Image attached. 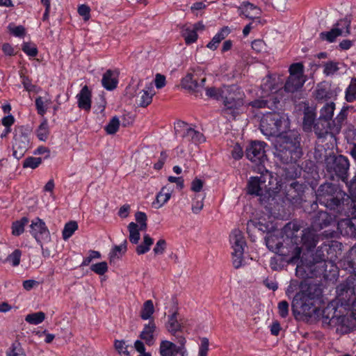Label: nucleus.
Masks as SVG:
<instances>
[{"label":"nucleus","instance_id":"obj_1","mask_svg":"<svg viewBox=\"0 0 356 356\" xmlns=\"http://www.w3.org/2000/svg\"><path fill=\"white\" fill-rule=\"evenodd\" d=\"M299 229L300 226L298 223L290 222L283 228V233L286 237L284 240V244L280 242L275 243V237L269 235L265 238L266 245L269 250L289 257L290 263H296L300 258L302 247L310 250L314 248L318 241V236L312 229H305L300 239L298 236Z\"/></svg>","mask_w":356,"mask_h":356},{"label":"nucleus","instance_id":"obj_2","mask_svg":"<svg viewBox=\"0 0 356 356\" xmlns=\"http://www.w3.org/2000/svg\"><path fill=\"white\" fill-rule=\"evenodd\" d=\"M260 129L267 138H273L275 148L280 153H289L292 156V152L298 147L297 138L291 137L289 119L283 114L266 113L261 120Z\"/></svg>","mask_w":356,"mask_h":356},{"label":"nucleus","instance_id":"obj_3","mask_svg":"<svg viewBox=\"0 0 356 356\" xmlns=\"http://www.w3.org/2000/svg\"><path fill=\"white\" fill-rule=\"evenodd\" d=\"M324 305L320 285L304 282L300 285V291L293 298L292 310L294 314L321 321L322 310L326 307Z\"/></svg>","mask_w":356,"mask_h":356},{"label":"nucleus","instance_id":"obj_4","mask_svg":"<svg viewBox=\"0 0 356 356\" xmlns=\"http://www.w3.org/2000/svg\"><path fill=\"white\" fill-rule=\"evenodd\" d=\"M248 193L260 196L261 201L270 206L282 204L286 198L282 182L266 170L260 177H251L247 186Z\"/></svg>","mask_w":356,"mask_h":356},{"label":"nucleus","instance_id":"obj_5","mask_svg":"<svg viewBox=\"0 0 356 356\" xmlns=\"http://www.w3.org/2000/svg\"><path fill=\"white\" fill-rule=\"evenodd\" d=\"M321 321L323 326L334 327L336 332L341 335L349 334L356 329L355 319L339 294L337 301L329 302L322 310Z\"/></svg>","mask_w":356,"mask_h":356},{"label":"nucleus","instance_id":"obj_6","mask_svg":"<svg viewBox=\"0 0 356 356\" xmlns=\"http://www.w3.org/2000/svg\"><path fill=\"white\" fill-rule=\"evenodd\" d=\"M284 79L281 75L267 76L262 80L261 88L258 96L259 99L248 103V105L256 108L269 107L268 104L273 105L280 102L278 92L282 90Z\"/></svg>","mask_w":356,"mask_h":356},{"label":"nucleus","instance_id":"obj_7","mask_svg":"<svg viewBox=\"0 0 356 356\" xmlns=\"http://www.w3.org/2000/svg\"><path fill=\"white\" fill-rule=\"evenodd\" d=\"M206 95L215 99H223L224 111L235 116L243 106L244 94L234 86H224L222 88H208Z\"/></svg>","mask_w":356,"mask_h":356},{"label":"nucleus","instance_id":"obj_8","mask_svg":"<svg viewBox=\"0 0 356 356\" xmlns=\"http://www.w3.org/2000/svg\"><path fill=\"white\" fill-rule=\"evenodd\" d=\"M317 200L320 204L325 207L339 206L341 197L339 188L330 183L321 185L316 193Z\"/></svg>","mask_w":356,"mask_h":356},{"label":"nucleus","instance_id":"obj_9","mask_svg":"<svg viewBox=\"0 0 356 356\" xmlns=\"http://www.w3.org/2000/svg\"><path fill=\"white\" fill-rule=\"evenodd\" d=\"M29 134V129L23 126L19 127L15 130L13 155L18 160L24 156L30 147Z\"/></svg>","mask_w":356,"mask_h":356},{"label":"nucleus","instance_id":"obj_10","mask_svg":"<svg viewBox=\"0 0 356 356\" xmlns=\"http://www.w3.org/2000/svg\"><path fill=\"white\" fill-rule=\"evenodd\" d=\"M229 241L233 250L232 263L234 266L238 268L242 265L245 246V241L242 232L238 229L232 231L229 236Z\"/></svg>","mask_w":356,"mask_h":356},{"label":"nucleus","instance_id":"obj_11","mask_svg":"<svg viewBox=\"0 0 356 356\" xmlns=\"http://www.w3.org/2000/svg\"><path fill=\"white\" fill-rule=\"evenodd\" d=\"M175 130L177 136L182 138L187 142L199 145L205 141V138L201 132L183 121H179L175 124Z\"/></svg>","mask_w":356,"mask_h":356},{"label":"nucleus","instance_id":"obj_12","mask_svg":"<svg viewBox=\"0 0 356 356\" xmlns=\"http://www.w3.org/2000/svg\"><path fill=\"white\" fill-rule=\"evenodd\" d=\"M335 110L334 102H327L320 110V117L314 125V131L318 137L327 132L330 121L332 119Z\"/></svg>","mask_w":356,"mask_h":356},{"label":"nucleus","instance_id":"obj_13","mask_svg":"<svg viewBox=\"0 0 356 356\" xmlns=\"http://www.w3.org/2000/svg\"><path fill=\"white\" fill-rule=\"evenodd\" d=\"M290 76L284 85V90L289 92H294L300 89L305 82L303 76V65L294 63L289 68Z\"/></svg>","mask_w":356,"mask_h":356},{"label":"nucleus","instance_id":"obj_14","mask_svg":"<svg viewBox=\"0 0 356 356\" xmlns=\"http://www.w3.org/2000/svg\"><path fill=\"white\" fill-rule=\"evenodd\" d=\"M29 232L41 248H42V244L47 243L51 240L50 232L44 220L40 218H35L31 220Z\"/></svg>","mask_w":356,"mask_h":356},{"label":"nucleus","instance_id":"obj_15","mask_svg":"<svg viewBox=\"0 0 356 356\" xmlns=\"http://www.w3.org/2000/svg\"><path fill=\"white\" fill-rule=\"evenodd\" d=\"M350 20L348 18L339 19L329 31L322 32L320 38L329 42H333L339 36H346L350 34Z\"/></svg>","mask_w":356,"mask_h":356},{"label":"nucleus","instance_id":"obj_16","mask_svg":"<svg viewBox=\"0 0 356 356\" xmlns=\"http://www.w3.org/2000/svg\"><path fill=\"white\" fill-rule=\"evenodd\" d=\"M337 293L341 300H344L356 323V283L353 286L341 284L337 288Z\"/></svg>","mask_w":356,"mask_h":356},{"label":"nucleus","instance_id":"obj_17","mask_svg":"<svg viewBox=\"0 0 356 356\" xmlns=\"http://www.w3.org/2000/svg\"><path fill=\"white\" fill-rule=\"evenodd\" d=\"M265 147L264 142H252L246 149L247 158L253 163H263L266 159Z\"/></svg>","mask_w":356,"mask_h":356},{"label":"nucleus","instance_id":"obj_18","mask_svg":"<svg viewBox=\"0 0 356 356\" xmlns=\"http://www.w3.org/2000/svg\"><path fill=\"white\" fill-rule=\"evenodd\" d=\"M237 11L240 16L251 19L259 18L261 15L260 8L248 1H243L237 6Z\"/></svg>","mask_w":356,"mask_h":356},{"label":"nucleus","instance_id":"obj_19","mask_svg":"<svg viewBox=\"0 0 356 356\" xmlns=\"http://www.w3.org/2000/svg\"><path fill=\"white\" fill-rule=\"evenodd\" d=\"M337 175L341 177L343 181H346V172L349 168L348 159L342 155L338 156L333 159L332 166L329 167Z\"/></svg>","mask_w":356,"mask_h":356},{"label":"nucleus","instance_id":"obj_20","mask_svg":"<svg viewBox=\"0 0 356 356\" xmlns=\"http://www.w3.org/2000/svg\"><path fill=\"white\" fill-rule=\"evenodd\" d=\"M185 323L186 320L182 318H179L178 313L175 312L168 316L165 326L168 331L171 334L175 335L176 333L183 331Z\"/></svg>","mask_w":356,"mask_h":356},{"label":"nucleus","instance_id":"obj_21","mask_svg":"<svg viewBox=\"0 0 356 356\" xmlns=\"http://www.w3.org/2000/svg\"><path fill=\"white\" fill-rule=\"evenodd\" d=\"M318 122L316 120V109L312 107H307L304 111L302 128L305 131H311L314 129V125Z\"/></svg>","mask_w":356,"mask_h":356},{"label":"nucleus","instance_id":"obj_22","mask_svg":"<svg viewBox=\"0 0 356 356\" xmlns=\"http://www.w3.org/2000/svg\"><path fill=\"white\" fill-rule=\"evenodd\" d=\"M78 106L83 110L89 111L91 108V91L87 86H84L76 95Z\"/></svg>","mask_w":356,"mask_h":356},{"label":"nucleus","instance_id":"obj_23","mask_svg":"<svg viewBox=\"0 0 356 356\" xmlns=\"http://www.w3.org/2000/svg\"><path fill=\"white\" fill-rule=\"evenodd\" d=\"M118 72L117 70H108L102 76V83L107 90H114L118 83Z\"/></svg>","mask_w":356,"mask_h":356},{"label":"nucleus","instance_id":"obj_24","mask_svg":"<svg viewBox=\"0 0 356 356\" xmlns=\"http://www.w3.org/2000/svg\"><path fill=\"white\" fill-rule=\"evenodd\" d=\"M173 189L167 186H163L156 194L155 200L152 202V206L155 209H160L164 206L170 199Z\"/></svg>","mask_w":356,"mask_h":356},{"label":"nucleus","instance_id":"obj_25","mask_svg":"<svg viewBox=\"0 0 356 356\" xmlns=\"http://www.w3.org/2000/svg\"><path fill=\"white\" fill-rule=\"evenodd\" d=\"M155 95L154 87L152 84L146 86L137 96V102L141 107H146L151 104L152 97Z\"/></svg>","mask_w":356,"mask_h":356},{"label":"nucleus","instance_id":"obj_26","mask_svg":"<svg viewBox=\"0 0 356 356\" xmlns=\"http://www.w3.org/2000/svg\"><path fill=\"white\" fill-rule=\"evenodd\" d=\"M337 229L343 236H353L356 235V228L352 219L346 218L339 221Z\"/></svg>","mask_w":356,"mask_h":356},{"label":"nucleus","instance_id":"obj_27","mask_svg":"<svg viewBox=\"0 0 356 356\" xmlns=\"http://www.w3.org/2000/svg\"><path fill=\"white\" fill-rule=\"evenodd\" d=\"M156 325L154 321H149L145 324L143 331L140 332V337L145 341L148 346L154 343V333L156 330Z\"/></svg>","mask_w":356,"mask_h":356},{"label":"nucleus","instance_id":"obj_28","mask_svg":"<svg viewBox=\"0 0 356 356\" xmlns=\"http://www.w3.org/2000/svg\"><path fill=\"white\" fill-rule=\"evenodd\" d=\"M178 349H179V347L174 343L168 340H163L160 343L159 353L161 356H172Z\"/></svg>","mask_w":356,"mask_h":356},{"label":"nucleus","instance_id":"obj_29","mask_svg":"<svg viewBox=\"0 0 356 356\" xmlns=\"http://www.w3.org/2000/svg\"><path fill=\"white\" fill-rule=\"evenodd\" d=\"M229 33V31L227 27L222 28L213 37L211 40L207 44V47L211 50H216L220 42L225 38Z\"/></svg>","mask_w":356,"mask_h":356},{"label":"nucleus","instance_id":"obj_30","mask_svg":"<svg viewBox=\"0 0 356 356\" xmlns=\"http://www.w3.org/2000/svg\"><path fill=\"white\" fill-rule=\"evenodd\" d=\"M154 312V307L152 300H146L141 308L140 317L143 320H151Z\"/></svg>","mask_w":356,"mask_h":356},{"label":"nucleus","instance_id":"obj_31","mask_svg":"<svg viewBox=\"0 0 356 356\" xmlns=\"http://www.w3.org/2000/svg\"><path fill=\"white\" fill-rule=\"evenodd\" d=\"M181 86L189 90L198 91L199 85L192 74H187L181 80Z\"/></svg>","mask_w":356,"mask_h":356},{"label":"nucleus","instance_id":"obj_32","mask_svg":"<svg viewBox=\"0 0 356 356\" xmlns=\"http://www.w3.org/2000/svg\"><path fill=\"white\" fill-rule=\"evenodd\" d=\"M345 99L348 102L356 101V78H352L348 86L345 90Z\"/></svg>","mask_w":356,"mask_h":356},{"label":"nucleus","instance_id":"obj_33","mask_svg":"<svg viewBox=\"0 0 356 356\" xmlns=\"http://www.w3.org/2000/svg\"><path fill=\"white\" fill-rule=\"evenodd\" d=\"M342 65L341 63L328 61L323 65V73L327 76H333L337 74Z\"/></svg>","mask_w":356,"mask_h":356},{"label":"nucleus","instance_id":"obj_34","mask_svg":"<svg viewBox=\"0 0 356 356\" xmlns=\"http://www.w3.org/2000/svg\"><path fill=\"white\" fill-rule=\"evenodd\" d=\"M128 229L129 232V241L132 243H138L140 238V231H142L139 225L131 222L128 225Z\"/></svg>","mask_w":356,"mask_h":356},{"label":"nucleus","instance_id":"obj_35","mask_svg":"<svg viewBox=\"0 0 356 356\" xmlns=\"http://www.w3.org/2000/svg\"><path fill=\"white\" fill-rule=\"evenodd\" d=\"M49 134L48 122L46 119L43 120L36 130V136L41 141H46Z\"/></svg>","mask_w":356,"mask_h":356},{"label":"nucleus","instance_id":"obj_36","mask_svg":"<svg viewBox=\"0 0 356 356\" xmlns=\"http://www.w3.org/2000/svg\"><path fill=\"white\" fill-rule=\"evenodd\" d=\"M29 222L26 217H23L20 220L14 222L12 225V234L14 236L21 235L24 231L26 225Z\"/></svg>","mask_w":356,"mask_h":356},{"label":"nucleus","instance_id":"obj_37","mask_svg":"<svg viewBox=\"0 0 356 356\" xmlns=\"http://www.w3.org/2000/svg\"><path fill=\"white\" fill-rule=\"evenodd\" d=\"M154 243V240L148 235L145 234L143 236V242L142 244L136 247V252L138 254H143L150 250V247Z\"/></svg>","mask_w":356,"mask_h":356},{"label":"nucleus","instance_id":"obj_38","mask_svg":"<svg viewBox=\"0 0 356 356\" xmlns=\"http://www.w3.org/2000/svg\"><path fill=\"white\" fill-rule=\"evenodd\" d=\"M6 356H26V354L22 344L16 341L7 350Z\"/></svg>","mask_w":356,"mask_h":356},{"label":"nucleus","instance_id":"obj_39","mask_svg":"<svg viewBox=\"0 0 356 356\" xmlns=\"http://www.w3.org/2000/svg\"><path fill=\"white\" fill-rule=\"evenodd\" d=\"M182 36L184 37L185 42L187 44H191L195 42L198 38L195 30H193L191 26L186 27L183 29Z\"/></svg>","mask_w":356,"mask_h":356},{"label":"nucleus","instance_id":"obj_40","mask_svg":"<svg viewBox=\"0 0 356 356\" xmlns=\"http://www.w3.org/2000/svg\"><path fill=\"white\" fill-rule=\"evenodd\" d=\"M127 251V241H124L123 243L120 245H115L111 250L109 257L111 260L120 258Z\"/></svg>","mask_w":356,"mask_h":356},{"label":"nucleus","instance_id":"obj_41","mask_svg":"<svg viewBox=\"0 0 356 356\" xmlns=\"http://www.w3.org/2000/svg\"><path fill=\"white\" fill-rule=\"evenodd\" d=\"M45 318V314L42 312L29 314L26 316L25 321L32 325H38L43 322Z\"/></svg>","mask_w":356,"mask_h":356},{"label":"nucleus","instance_id":"obj_42","mask_svg":"<svg viewBox=\"0 0 356 356\" xmlns=\"http://www.w3.org/2000/svg\"><path fill=\"white\" fill-rule=\"evenodd\" d=\"M78 229V224L76 221H70L65 225L63 230V238L67 240Z\"/></svg>","mask_w":356,"mask_h":356},{"label":"nucleus","instance_id":"obj_43","mask_svg":"<svg viewBox=\"0 0 356 356\" xmlns=\"http://www.w3.org/2000/svg\"><path fill=\"white\" fill-rule=\"evenodd\" d=\"M50 104V100H44L41 97H37L35 99V107L38 114L44 115L47 112V106Z\"/></svg>","mask_w":356,"mask_h":356},{"label":"nucleus","instance_id":"obj_44","mask_svg":"<svg viewBox=\"0 0 356 356\" xmlns=\"http://www.w3.org/2000/svg\"><path fill=\"white\" fill-rule=\"evenodd\" d=\"M40 157L29 156L23 161V168L35 169L42 163Z\"/></svg>","mask_w":356,"mask_h":356},{"label":"nucleus","instance_id":"obj_45","mask_svg":"<svg viewBox=\"0 0 356 356\" xmlns=\"http://www.w3.org/2000/svg\"><path fill=\"white\" fill-rule=\"evenodd\" d=\"M90 270L97 275H102L108 271V264L106 261H102L92 264Z\"/></svg>","mask_w":356,"mask_h":356},{"label":"nucleus","instance_id":"obj_46","mask_svg":"<svg viewBox=\"0 0 356 356\" xmlns=\"http://www.w3.org/2000/svg\"><path fill=\"white\" fill-rule=\"evenodd\" d=\"M120 127V120L117 117H113L106 126L105 130L108 134H113L117 132Z\"/></svg>","mask_w":356,"mask_h":356},{"label":"nucleus","instance_id":"obj_47","mask_svg":"<svg viewBox=\"0 0 356 356\" xmlns=\"http://www.w3.org/2000/svg\"><path fill=\"white\" fill-rule=\"evenodd\" d=\"M22 256V252L19 250H15L10 254L7 257V261L13 266H17L20 263V258Z\"/></svg>","mask_w":356,"mask_h":356},{"label":"nucleus","instance_id":"obj_48","mask_svg":"<svg viewBox=\"0 0 356 356\" xmlns=\"http://www.w3.org/2000/svg\"><path fill=\"white\" fill-rule=\"evenodd\" d=\"M252 49L258 54H264L267 51L266 43L261 40H255L252 42Z\"/></svg>","mask_w":356,"mask_h":356},{"label":"nucleus","instance_id":"obj_49","mask_svg":"<svg viewBox=\"0 0 356 356\" xmlns=\"http://www.w3.org/2000/svg\"><path fill=\"white\" fill-rule=\"evenodd\" d=\"M136 220L141 230H145L147 229V216L144 212L138 211L135 214Z\"/></svg>","mask_w":356,"mask_h":356},{"label":"nucleus","instance_id":"obj_50","mask_svg":"<svg viewBox=\"0 0 356 356\" xmlns=\"http://www.w3.org/2000/svg\"><path fill=\"white\" fill-rule=\"evenodd\" d=\"M209 339L206 337L202 338L199 346L198 356H207L209 350Z\"/></svg>","mask_w":356,"mask_h":356},{"label":"nucleus","instance_id":"obj_51","mask_svg":"<svg viewBox=\"0 0 356 356\" xmlns=\"http://www.w3.org/2000/svg\"><path fill=\"white\" fill-rule=\"evenodd\" d=\"M88 257L83 259L81 266H87L90 264L92 259L101 258V254L98 251L90 250Z\"/></svg>","mask_w":356,"mask_h":356},{"label":"nucleus","instance_id":"obj_52","mask_svg":"<svg viewBox=\"0 0 356 356\" xmlns=\"http://www.w3.org/2000/svg\"><path fill=\"white\" fill-rule=\"evenodd\" d=\"M204 207V197L198 199V195H196L192 204V211L194 213H199Z\"/></svg>","mask_w":356,"mask_h":356},{"label":"nucleus","instance_id":"obj_53","mask_svg":"<svg viewBox=\"0 0 356 356\" xmlns=\"http://www.w3.org/2000/svg\"><path fill=\"white\" fill-rule=\"evenodd\" d=\"M165 249H166V241L164 239L161 238L156 242V243L153 249V251L155 254H163L164 253Z\"/></svg>","mask_w":356,"mask_h":356},{"label":"nucleus","instance_id":"obj_54","mask_svg":"<svg viewBox=\"0 0 356 356\" xmlns=\"http://www.w3.org/2000/svg\"><path fill=\"white\" fill-rule=\"evenodd\" d=\"M115 348L118 351L120 354H124L126 355H129V352L127 350V346L125 344V341L123 340H115Z\"/></svg>","mask_w":356,"mask_h":356},{"label":"nucleus","instance_id":"obj_55","mask_svg":"<svg viewBox=\"0 0 356 356\" xmlns=\"http://www.w3.org/2000/svg\"><path fill=\"white\" fill-rule=\"evenodd\" d=\"M278 312L281 317L286 318L289 314V303L282 300L278 304Z\"/></svg>","mask_w":356,"mask_h":356},{"label":"nucleus","instance_id":"obj_56","mask_svg":"<svg viewBox=\"0 0 356 356\" xmlns=\"http://www.w3.org/2000/svg\"><path fill=\"white\" fill-rule=\"evenodd\" d=\"M90 8L85 4H82V5L79 6L78 8L79 14L83 18V19L85 21H87L90 19Z\"/></svg>","mask_w":356,"mask_h":356},{"label":"nucleus","instance_id":"obj_57","mask_svg":"<svg viewBox=\"0 0 356 356\" xmlns=\"http://www.w3.org/2000/svg\"><path fill=\"white\" fill-rule=\"evenodd\" d=\"M10 32L16 37H22L25 33V29L22 26H8Z\"/></svg>","mask_w":356,"mask_h":356},{"label":"nucleus","instance_id":"obj_58","mask_svg":"<svg viewBox=\"0 0 356 356\" xmlns=\"http://www.w3.org/2000/svg\"><path fill=\"white\" fill-rule=\"evenodd\" d=\"M23 51L28 56L34 57L38 54L37 48L34 45H31L29 44H24L22 47Z\"/></svg>","mask_w":356,"mask_h":356},{"label":"nucleus","instance_id":"obj_59","mask_svg":"<svg viewBox=\"0 0 356 356\" xmlns=\"http://www.w3.org/2000/svg\"><path fill=\"white\" fill-rule=\"evenodd\" d=\"M232 156L235 160L241 159L243 156V148L238 144H236L233 147V149L232 151Z\"/></svg>","mask_w":356,"mask_h":356},{"label":"nucleus","instance_id":"obj_60","mask_svg":"<svg viewBox=\"0 0 356 356\" xmlns=\"http://www.w3.org/2000/svg\"><path fill=\"white\" fill-rule=\"evenodd\" d=\"M349 193L352 200L354 203L356 204V176L353 178V179L350 181L348 185Z\"/></svg>","mask_w":356,"mask_h":356},{"label":"nucleus","instance_id":"obj_61","mask_svg":"<svg viewBox=\"0 0 356 356\" xmlns=\"http://www.w3.org/2000/svg\"><path fill=\"white\" fill-rule=\"evenodd\" d=\"M22 83L25 88V90L28 92H34L35 89V86L32 84L31 80L26 77V76H22Z\"/></svg>","mask_w":356,"mask_h":356},{"label":"nucleus","instance_id":"obj_62","mask_svg":"<svg viewBox=\"0 0 356 356\" xmlns=\"http://www.w3.org/2000/svg\"><path fill=\"white\" fill-rule=\"evenodd\" d=\"M40 283L34 280H27L23 282V287L26 291H31L39 286Z\"/></svg>","mask_w":356,"mask_h":356},{"label":"nucleus","instance_id":"obj_63","mask_svg":"<svg viewBox=\"0 0 356 356\" xmlns=\"http://www.w3.org/2000/svg\"><path fill=\"white\" fill-rule=\"evenodd\" d=\"M155 86L160 89L165 86V77L161 74H156L154 79Z\"/></svg>","mask_w":356,"mask_h":356},{"label":"nucleus","instance_id":"obj_64","mask_svg":"<svg viewBox=\"0 0 356 356\" xmlns=\"http://www.w3.org/2000/svg\"><path fill=\"white\" fill-rule=\"evenodd\" d=\"M203 187V181L200 179H195L191 183V190L195 193L201 191Z\"/></svg>","mask_w":356,"mask_h":356}]
</instances>
